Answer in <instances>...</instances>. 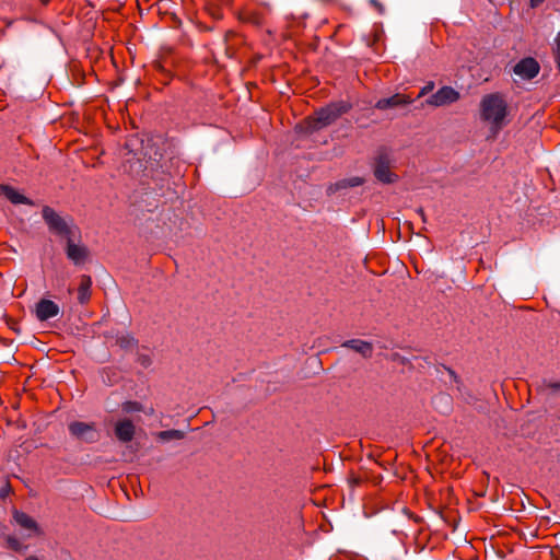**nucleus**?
Here are the masks:
<instances>
[{
    "mask_svg": "<svg viewBox=\"0 0 560 560\" xmlns=\"http://www.w3.org/2000/svg\"><path fill=\"white\" fill-rule=\"evenodd\" d=\"M480 116L490 126L492 135H498L509 122V107L505 98L499 93L485 95L480 102Z\"/></svg>",
    "mask_w": 560,
    "mask_h": 560,
    "instance_id": "f257e3e1",
    "label": "nucleus"
},
{
    "mask_svg": "<svg viewBox=\"0 0 560 560\" xmlns=\"http://www.w3.org/2000/svg\"><path fill=\"white\" fill-rule=\"evenodd\" d=\"M42 215L49 232L62 240L66 241L68 237L78 234L79 228L73 224L72 220L63 218L52 208L45 206L42 209Z\"/></svg>",
    "mask_w": 560,
    "mask_h": 560,
    "instance_id": "f03ea898",
    "label": "nucleus"
},
{
    "mask_svg": "<svg viewBox=\"0 0 560 560\" xmlns=\"http://www.w3.org/2000/svg\"><path fill=\"white\" fill-rule=\"evenodd\" d=\"M350 105L346 102L331 103L315 112L314 116L306 119L310 130H318L332 124L343 113H347Z\"/></svg>",
    "mask_w": 560,
    "mask_h": 560,
    "instance_id": "7ed1b4c3",
    "label": "nucleus"
},
{
    "mask_svg": "<svg viewBox=\"0 0 560 560\" xmlns=\"http://www.w3.org/2000/svg\"><path fill=\"white\" fill-rule=\"evenodd\" d=\"M68 429L72 436L86 443L96 442L100 438L94 423L73 421L69 424Z\"/></svg>",
    "mask_w": 560,
    "mask_h": 560,
    "instance_id": "20e7f679",
    "label": "nucleus"
},
{
    "mask_svg": "<svg viewBox=\"0 0 560 560\" xmlns=\"http://www.w3.org/2000/svg\"><path fill=\"white\" fill-rule=\"evenodd\" d=\"M80 237H81V235H80V230H79L77 235H72L66 240L67 257L74 265H82L88 259V256H89L88 248L79 242Z\"/></svg>",
    "mask_w": 560,
    "mask_h": 560,
    "instance_id": "39448f33",
    "label": "nucleus"
},
{
    "mask_svg": "<svg viewBox=\"0 0 560 560\" xmlns=\"http://www.w3.org/2000/svg\"><path fill=\"white\" fill-rule=\"evenodd\" d=\"M392 161L386 153H381L375 161L374 175L384 184L395 183L398 176L390 171Z\"/></svg>",
    "mask_w": 560,
    "mask_h": 560,
    "instance_id": "423d86ee",
    "label": "nucleus"
},
{
    "mask_svg": "<svg viewBox=\"0 0 560 560\" xmlns=\"http://www.w3.org/2000/svg\"><path fill=\"white\" fill-rule=\"evenodd\" d=\"M13 520L15 525L24 533L25 538L42 535V530L36 521L26 513L15 510L13 512Z\"/></svg>",
    "mask_w": 560,
    "mask_h": 560,
    "instance_id": "0eeeda50",
    "label": "nucleus"
},
{
    "mask_svg": "<svg viewBox=\"0 0 560 560\" xmlns=\"http://www.w3.org/2000/svg\"><path fill=\"white\" fill-rule=\"evenodd\" d=\"M459 96V93L452 86H443L427 98L425 104L434 107H441L457 102Z\"/></svg>",
    "mask_w": 560,
    "mask_h": 560,
    "instance_id": "6e6552de",
    "label": "nucleus"
},
{
    "mask_svg": "<svg viewBox=\"0 0 560 560\" xmlns=\"http://www.w3.org/2000/svg\"><path fill=\"white\" fill-rule=\"evenodd\" d=\"M539 70V63L532 57L524 58L514 66V73L524 80L534 79Z\"/></svg>",
    "mask_w": 560,
    "mask_h": 560,
    "instance_id": "1a4fd4ad",
    "label": "nucleus"
},
{
    "mask_svg": "<svg viewBox=\"0 0 560 560\" xmlns=\"http://www.w3.org/2000/svg\"><path fill=\"white\" fill-rule=\"evenodd\" d=\"M59 306L51 300L43 299L36 304V317L44 322L59 314Z\"/></svg>",
    "mask_w": 560,
    "mask_h": 560,
    "instance_id": "9d476101",
    "label": "nucleus"
},
{
    "mask_svg": "<svg viewBox=\"0 0 560 560\" xmlns=\"http://www.w3.org/2000/svg\"><path fill=\"white\" fill-rule=\"evenodd\" d=\"M135 432L136 427L129 419L119 420L115 424V435L122 443L130 442L135 436Z\"/></svg>",
    "mask_w": 560,
    "mask_h": 560,
    "instance_id": "9b49d317",
    "label": "nucleus"
},
{
    "mask_svg": "<svg viewBox=\"0 0 560 560\" xmlns=\"http://www.w3.org/2000/svg\"><path fill=\"white\" fill-rule=\"evenodd\" d=\"M0 194L13 205L34 206V202L10 185L0 186Z\"/></svg>",
    "mask_w": 560,
    "mask_h": 560,
    "instance_id": "f8f14e48",
    "label": "nucleus"
},
{
    "mask_svg": "<svg viewBox=\"0 0 560 560\" xmlns=\"http://www.w3.org/2000/svg\"><path fill=\"white\" fill-rule=\"evenodd\" d=\"M92 294V279L88 275L80 277V283L77 289V299L80 304H86Z\"/></svg>",
    "mask_w": 560,
    "mask_h": 560,
    "instance_id": "ddd939ff",
    "label": "nucleus"
},
{
    "mask_svg": "<svg viewBox=\"0 0 560 560\" xmlns=\"http://www.w3.org/2000/svg\"><path fill=\"white\" fill-rule=\"evenodd\" d=\"M412 101L404 94H395L390 97L381 98L376 102L375 107L384 110L387 108L410 104Z\"/></svg>",
    "mask_w": 560,
    "mask_h": 560,
    "instance_id": "4468645a",
    "label": "nucleus"
},
{
    "mask_svg": "<svg viewBox=\"0 0 560 560\" xmlns=\"http://www.w3.org/2000/svg\"><path fill=\"white\" fill-rule=\"evenodd\" d=\"M342 346L354 350L355 352L362 354V357H364V358H370V357H372V353H373L372 343L364 341V340L352 339V340L346 341Z\"/></svg>",
    "mask_w": 560,
    "mask_h": 560,
    "instance_id": "2eb2a0df",
    "label": "nucleus"
},
{
    "mask_svg": "<svg viewBox=\"0 0 560 560\" xmlns=\"http://www.w3.org/2000/svg\"><path fill=\"white\" fill-rule=\"evenodd\" d=\"M362 184H363V179L358 176H354L351 178H345V179H341V180L335 183L334 185H330L328 187V191L332 192V191H337V190L345 189L348 187H357Z\"/></svg>",
    "mask_w": 560,
    "mask_h": 560,
    "instance_id": "dca6fc26",
    "label": "nucleus"
},
{
    "mask_svg": "<svg viewBox=\"0 0 560 560\" xmlns=\"http://www.w3.org/2000/svg\"><path fill=\"white\" fill-rule=\"evenodd\" d=\"M122 411L127 413H132L136 411H143L147 415L151 416L154 412V409L152 407L144 409L141 404L137 401H126L122 404Z\"/></svg>",
    "mask_w": 560,
    "mask_h": 560,
    "instance_id": "f3484780",
    "label": "nucleus"
},
{
    "mask_svg": "<svg viewBox=\"0 0 560 560\" xmlns=\"http://www.w3.org/2000/svg\"><path fill=\"white\" fill-rule=\"evenodd\" d=\"M185 433L179 430H166L156 433V438L161 441L182 440Z\"/></svg>",
    "mask_w": 560,
    "mask_h": 560,
    "instance_id": "a211bd4d",
    "label": "nucleus"
},
{
    "mask_svg": "<svg viewBox=\"0 0 560 560\" xmlns=\"http://www.w3.org/2000/svg\"><path fill=\"white\" fill-rule=\"evenodd\" d=\"M552 54L557 65L558 70L560 71V31L557 33L553 43H552Z\"/></svg>",
    "mask_w": 560,
    "mask_h": 560,
    "instance_id": "6ab92c4d",
    "label": "nucleus"
},
{
    "mask_svg": "<svg viewBox=\"0 0 560 560\" xmlns=\"http://www.w3.org/2000/svg\"><path fill=\"white\" fill-rule=\"evenodd\" d=\"M5 541L7 547L14 551H21L25 548V546L14 536H7Z\"/></svg>",
    "mask_w": 560,
    "mask_h": 560,
    "instance_id": "aec40b11",
    "label": "nucleus"
},
{
    "mask_svg": "<svg viewBox=\"0 0 560 560\" xmlns=\"http://www.w3.org/2000/svg\"><path fill=\"white\" fill-rule=\"evenodd\" d=\"M544 386L548 394L560 393V382H545Z\"/></svg>",
    "mask_w": 560,
    "mask_h": 560,
    "instance_id": "412c9836",
    "label": "nucleus"
},
{
    "mask_svg": "<svg viewBox=\"0 0 560 560\" xmlns=\"http://www.w3.org/2000/svg\"><path fill=\"white\" fill-rule=\"evenodd\" d=\"M434 89V83L433 82H428L419 92L418 94V98L429 94L432 90Z\"/></svg>",
    "mask_w": 560,
    "mask_h": 560,
    "instance_id": "4be33fe9",
    "label": "nucleus"
},
{
    "mask_svg": "<svg viewBox=\"0 0 560 560\" xmlns=\"http://www.w3.org/2000/svg\"><path fill=\"white\" fill-rule=\"evenodd\" d=\"M370 3L375 8V10H377L378 13L384 12L383 4L381 2H378L377 0H370Z\"/></svg>",
    "mask_w": 560,
    "mask_h": 560,
    "instance_id": "5701e85b",
    "label": "nucleus"
},
{
    "mask_svg": "<svg viewBox=\"0 0 560 560\" xmlns=\"http://www.w3.org/2000/svg\"><path fill=\"white\" fill-rule=\"evenodd\" d=\"M545 0H529L530 7L536 8L541 4Z\"/></svg>",
    "mask_w": 560,
    "mask_h": 560,
    "instance_id": "b1692460",
    "label": "nucleus"
},
{
    "mask_svg": "<svg viewBox=\"0 0 560 560\" xmlns=\"http://www.w3.org/2000/svg\"><path fill=\"white\" fill-rule=\"evenodd\" d=\"M132 345H133V339L129 338L128 340H126V343L124 346L125 347H129V346H132Z\"/></svg>",
    "mask_w": 560,
    "mask_h": 560,
    "instance_id": "393cba45",
    "label": "nucleus"
},
{
    "mask_svg": "<svg viewBox=\"0 0 560 560\" xmlns=\"http://www.w3.org/2000/svg\"><path fill=\"white\" fill-rule=\"evenodd\" d=\"M418 213L421 215L422 220L424 221V212L422 209L418 210Z\"/></svg>",
    "mask_w": 560,
    "mask_h": 560,
    "instance_id": "a878e982",
    "label": "nucleus"
},
{
    "mask_svg": "<svg viewBox=\"0 0 560 560\" xmlns=\"http://www.w3.org/2000/svg\"><path fill=\"white\" fill-rule=\"evenodd\" d=\"M42 2H43L44 4H47V3L49 2V0H42Z\"/></svg>",
    "mask_w": 560,
    "mask_h": 560,
    "instance_id": "bb28decb",
    "label": "nucleus"
}]
</instances>
